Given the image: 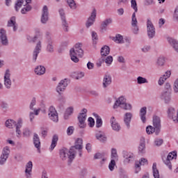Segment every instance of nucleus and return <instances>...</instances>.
Listing matches in <instances>:
<instances>
[{
	"label": "nucleus",
	"instance_id": "1",
	"mask_svg": "<svg viewBox=\"0 0 178 178\" xmlns=\"http://www.w3.org/2000/svg\"><path fill=\"white\" fill-rule=\"evenodd\" d=\"M83 139L78 138L74 146H72L69 150V160H68V165H70L72 162H73V159L76 158V154H77V151L79 152V155L80 157L83 156Z\"/></svg>",
	"mask_w": 178,
	"mask_h": 178
},
{
	"label": "nucleus",
	"instance_id": "2",
	"mask_svg": "<svg viewBox=\"0 0 178 178\" xmlns=\"http://www.w3.org/2000/svg\"><path fill=\"white\" fill-rule=\"evenodd\" d=\"M82 112L83 113H79L78 115V126L80 127V129H84L86 126V120L87 119V109L83 108Z\"/></svg>",
	"mask_w": 178,
	"mask_h": 178
},
{
	"label": "nucleus",
	"instance_id": "3",
	"mask_svg": "<svg viewBox=\"0 0 178 178\" xmlns=\"http://www.w3.org/2000/svg\"><path fill=\"white\" fill-rule=\"evenodd\" d=\"M176 158H177V152H172L169 153L167 157H163L162 159L165 165L168 166L170 170H172V163H170V161L172 159H176Z\"/></svg>",
	"mask_w": 178,
	"mask_h": 178
},
{
	"label": "nucleus",
	"instance_id": "4",
	"mask_svg": "<svg viewBox=\"0 0 178 178\" xmlns=\"http://www.w3.org/2000/svg\"><path fill=\"white\" fill-rule=\"evenodd\" d=\"M3 85L7 90L12 88V80L10 79V70L8 69L6 70L3 76Z\"/></svg>",
	"mask_w": 178,
	"mask_h": 178
},
{
	"label": "nucleus",
	"instance_id": "5",
	"mask_svg": "<svg viewBox=\"0 0 178 178\" xmlns=\"http://www.w3.org/2000/svg\"><path fill=\"white\" fill-rule=\"evenodd\" d=\"M69 83H70V80L67 79H64L59 82L58 85L56 88L59 95H60V92H63V91H65V90H66V87H67Z\"/></svg>",
	"mask_w": 178,
	"mask_h": 178
},
{
	"label": "nucleus",
	"instance_id": "6",
	"mask_svg": "<svg viewBox=\"0 0 178 178\" xmlns=\"http://www.w3.org/2000/svg\"><path fill=\"white\" fill-rule=\"evenodd\" d=\"M48 116L50 120H52V122H54V123H58V122H59V118L58 117V112L56 111V109H55V107L52 106H50L49 108Z\"/></svg>",
	"mask_w": 178,
	"mask_h": 178
},
{
	"label": "nucleus",
	"instance_id": "7",
	"mask_svg": "<svg viewBox=\"0 0 178 178\" xmlns=\"http://www.w3.org/2000/svg\"><path fill=\"white\" fill-rule=\"evenodd\" d=\"M9 154H10V150L9 149V147H4L0 156V165H5L8 158H9Z\"/></svg>",
	"mask_w": 178,
	"mask_h": 178
},
{
	"label": "nucleus",
	"instance_id": "8",
	"mask_svg": "<svg viewBox=\"0 0 178 178\" xmlns=\"http://www.w3.org/2000/svg\"><path fill=\"white\" fill-rule=\"evenodd\" d=\"M153 127L156 129V136H159L161 133V118L156 115L153 117Z\"/></svg>",
	"mask_w": 178,
	"mask_h": 178
},
{
	"label": "nucleus",
	"instance_id": "9",
	"mask_svg": "<svg viewBox=\"0 0 178 178\" xmlns=\"http://www.w3.org/2000/svg\"><path fill=\"white\" fill-rule=\"evenodd\" d=\"M147 35L149 38H154L155 37V27L152 22L147 19Z\"/></svg>",
	"mask_w": 178,
	"mask_h": 178
},
{
	"label": "nucleus",
	"instance_id": "10",
	"mask_svg": "<svg viewBox=\"0 0 178 178\" xmlns=\"http://www.w3.org/2000/svg\"><path fill=\"white\" fill-rule=\"evenodd\" d=\"M95 17H97V10L94 8L91 13V15L88 17V21L86 22V27H91L94 24V22H95Z\"/></svg>",
	"mask_w": 178,
	"mask_h": 178
},
{
	"label": "nucleus",
	"instance_id": "11",
	"mask_svg": "<svg viewBox=\"0 0 178 178\" xmlns=\"http://www.w3.org/2000/svg\"><path fill=\"white\" fill-rule=\"evenodd\" d=\"M41 41H38L33 52V62L35 63L37 61L38 54L41 52Z\"/></svg>",
	"mask_w": 178,
	"mask_h": 178
},
{
	"label": "nucleus",
	"instance_id": "12",
	"mask_svg": "<svg viewBox=\"0 0 178 178\" xmlns=\"http://www.w3.org/2000/svg\"><path fill=\"white\" fill-rule=\"evenodd\" d=\"M0 39L2 45L8 46L9 45V41L8 40V36H6V31L3 29H0Z\"/></svg>",
	"mask_w": 178,
	"mask_h": 178
},
{
	"label": "nucleus",
	"instance_id": "13",
	"mask_svg": "<svg viewBox=\"0 0 178 178\" xmlns=\"http://www.w3.org/2000/svg\"><path fill=\"white\" fill-rule=\"evenodd\" d=\"M123 158H124V163H130L134 161V154L132 153L128 152L127 151H123L122 152Z\"/></svg>",
	"mask_w": 178,
	"mask_h": 178
},
{
	"label": "nucleus",
	"instance_id": "14",
	"mask_svg": "<svg viewBox=\"0 0 178 178\" xmlns=\"http://www.w3.org/2000/svg\"><path fill=\"white\" fill-rule=\"evenodd\" d=\"M144 165H148V160H147V159L142 158L139 161H136L135 163V173H138V172L141 170V168H140V166Z\"/></svg>",
	"mask_w": 178,
	"mask_h": 178
},
{
	"label": "nucleus",
	"instance_id": "15",
	"mask_svg": "<svg viewBox=\"0 0 178 178\" xmlns=\"http://www.w3.org/2000/svg\"><path fill=\"white\" fill-rule=\"evenodd\" d=\"M60 158L62 161H66V159H69V156H70V153H69V150L66 147H63L60 149L59 152Z\"/></svg>",
	"mask_w": 178,
	"mask_h": 178
},
{
	"label": "nucleus",
	"instance_id": "16",
	"mask_svg": "<svg viewBox=\"0 0 178 178\" xmlns=\"http://www.w3.org/2000/svg\"><path fill=\"white\" fill-rule=\"evenodd\" d=\"M161 99L164 101L165 104H169L172 101V92H162Z\"/></svg>",
	"mask_w": 178,
	"mask_h": 178
},
{
	"label": "nucleus",
	"instance_id": "17",
	"mask_svg": "<svg viewBox=\"0 0 178 178\" xmlns=\"http://www.w3.org/2000/svg\"><path fill=\"white\" fill-rule=\"evenodd\" d=\"M48 7L47 6H44L41 17V23L43 24H45L47 22H48Z\"/></svg>",
	"mask_w": 178,
	"mask_h": 178
},
{
	"label": "nucleus",
	"instance_id": "18",
	"mask_svg": "<svg viewBox=\"0 0 178 178\" xmlns=\"http://www.w3.org/2000/svg\"><path fill=\"white\" fill-rule=\"evenodd\" d=\"M133 118V113H125L124 115V122L127 126V129H130V123L131 119Z\"/></svg>",
	"mask_w": 178,
	"mask_h": 178
},
{
	"label": "nucleus",
	"instance_id": "19",
	"mask_svg": "<svg viewBox=\"0 0 178 178\" xmlns=\"http://www.w3.org/2000/svg\"><path fill=\"white\" fill-rule=\"evenodd\" d=\"M127 99L124 97L121 96L117 99L113 105V109H118V108H121L125 103Z\"/></svg>",
	"mask_w": 178,
	"mask_h": 178
},
{
	"label": "nucleus",
	"instance_id": "20",
	"mask_svg": "<svg viewBox=\"0 0 178 178\" xmlns=\"http://www.w3.org/2000/svg\"><path fill=\"white\" fill-rule=\"evenodd\" d=\"M111 84H112V76L109 74L104 75L103 78V88H106V87H108Z\"/></svg>",
	"mask_w": 178,
	"mask_h": 178
},
{
	"label": "nucleus",
	"instance_id": "21",
	"mask_svg": "<svg viewBox=\"0 0 178 178\" xmlns=\"http://www.w3.org/2000/svg\"><path fill=\"white\" fill-rule=\"evenodd\" d=\"M111 127L115 131H120V124L116 122L115 117H112L111 119Z\"/></svg>",
	"mask_w": 178,
	"mask_h": 178
},
{
	"label": "nucleus",
	"instance_id": "22",
	"mask_svg": "<svg viewBox=\"0 0 178 178\" xmlns=\"http://www.w3.org/2000/svg\"><path fill=\"white\" fill-rule=\"evenodd\" d=\"M31 170H33V162L29 161L26 165L25 173L27 178L31 177Z\"/></svg>",
	"mask_w": 178,
	"mask_h": 178
},
{
	"label": "nucleus",
	"instance_id": "23",
	"mask_svg": "<svg viewBox=\"0 0 178 178\" xmlns=\"http://www.w3.org/2000/svg\"><path fill=\"white\" fill-rule=\"evenodd\" d=\"M33 140L35 148H37V149L40 151L41 148V141L40 140V137L38 136V134H34Z\"/></svg>",
	"mask_w": 178,
	"mask_h": 178
},
{
	"label": "nucleus",
	"instance_id": "24",
	"mask_svg": "<svg viewBox=\"0 0 178 178\" xmlns=\"http://www.w3.org/2000/svg\"><path fill=\"white\" fill-rule=\"evenodd\" d=\"M168 42L174 48L175 51L178 53V41L172 38H168Z\"/></svg>",
	"mask_w": 178,
	"mask_h": 178
},
{
	"label": "nucleus",
	"instance_id": "25",
	"mask_svg": "<svg viewBox=\"0 0 178 178\" xmlns=\"http://www.w3.org/2000/svg\"><path fill=\"white\" fill-rule=\"evenodd\" d=\"M96 138L97 140H99V141H102V143H104L106 140V136L103 131H97L96 132Z\"/></svg>",
	"mask_w": 178,
	"mask_h": 178
},
{
	"label": "nucleus",
	"instance_id": "26",
	"mask_svg": "<svg viewBox=\"0 0 178 178\" xmlns=\"http://www.w3.org/2000/svg\"><path fill=\"white\" fill-rule=\"evenodd\" d=\"M147 115V107H142L140 111V116L143 123H145L147 122V118L145 117Z\"/></svg>",
	"mask_w": 178,
	"mask_h": 178
},
{
	"label": "nucleus",
	"instance_id": "27",
	"mask_svg": "<svg viewBox=\"0 0 178 178\" xmlns=\"http://www.w3.org/2000/svg\"><path fill=\"white\" fill-rule=\"evenodd\" d=\"M35 73L38 76H42L45 74V67L42 65H38L35 68Z\"/></svg>",
	"mask_w": 178,
	"mask_h": 178
},
{
	"label": "nucleus",
	"instance_id": "28",
	"mask_svg": "<svg viewBox=\"0 0 178 178\" xmlns=\"http://www.w3.org/2000/svg\"><path fill=\"white\" fill-rule=\"evenodd\" d=\"M47 51L49 54H54L55 51V47H54V42L51 39H49L47 42Z\"/></svg>",
	"mask_w": 178,
	"mask_h": 178
},
{
	"label": "nucleus",
	"instance_id": "29",
	"mask_svg": "<svg viewBox=\"0 0 178 178\" xmlns=\"http://www.w3.org/2000/svg\"><path fill=\"white\" fill-rule=\"evenodd\" d=\"M140 154L145 153V139L144 138H140V143L138 147Z\"/></svg>",
	"mask_w": 178,
	"mask_h": 178
},
{
	"label": "nucleus",
	"instance_id": "30",
	"mask_svg": "<svg viewBox=\"0 0 178 178\" xmlns=\"http://www.w3.org/2000/svg\"><path fill=\"white\" fill-rule=\"evenodd\" d=\"M110 52H111V48H109L108 46L105 45L103 47H102L100 54H101V56L104 57V56H108V54H110Z\"/></svg>",
	"mask_w": 178,
	"mask_h": 178
},
{
	"label": "nucleus",
	"instance_id": "31",
	"mask_svg": "<svg viewBox=\"0 0 178 178\" xmlns=\"http://www.w3.org/2000/svg\"><path fill=\"white\" fill-rule=\"evenodd\" d=\"M5 124L8 129H13L17 126V123L13 120H7Z\"/></svg>",
	"mask_w": 178,
	"mask_h": 178
},
{
	"label": "nucleus",
	"instance_id": "32",
	"mask_svg": "<svg viewBox=\"0 0 178 178\" xmlns=\"http://www.w3.org/2000/svg\"><path fill=\"white\" fill-rule=\"evenodd\" d=\"M59 140V137L58 135H54L52 140H51V144L50 146V149L51 151H53L55 149V147H56V145L58 144V140Z\"/></svg>",
	"mask_w": 178,
	"mask_h": 178
},
{
	"label": "nucleus",
	"instance_id": "33",
	"mask_svg": "<svg viewBox=\"0 0 178 178\" xmlns=\"http://www.w3.org/2000/svg\"><path fill=\"white\" fill-rule=\"evenodd\" d=\"M23 126V121L22 120H19L17 122L16 127V133H17V137H20V134H22V131H20V129H22V127Z\"/></svg>",
	"mask_w": 178,
	"mask_h": 178
},
{
	"label": "nucleus",
	"instance_id": "34",
	"mask_svg": "<svg viewBox=\"0 0 178 178\" xmlns=\"http://www.w3.org/2000/svg\"><path fill=\"white\" fill-rule=\"evenodd\" d=\"M112 23V19L108 18L107 19H105L102 23V26H101V30L102 31H104V30L106 29V27L109 26Z\"/></svg>",
	"mask_w": 178,
	"mask_h": 178
},
{
	"label": "nucleus",
	"instance_id": "35",
	"mask_svg": "<svg viewBox=\"0 0 178 178\" xmlns=\"http://www.w3.org/2000/svg\"><path fill=\"white\" fill-rule=\"evenodd\" d=\"M74 109L73 107H69L66 109L65 113L64 114V119L65 120H67L69 119V116L72 115L73 114V111Z\"/></svg>",
	"mask_w": 178,
	"mask_h": 178
},
{
	"label": "nucleus",
	"instance_id": "36",
	"mask_svg": "<svg viewBox=\"0 0 178 178\" xmlns=\"http://www.w3.org/2000/svg\"><path fill=\"white\" fill-rule=\"evenodd\" d=\"M61 26L65 33H69V24L67 23V21H66V19L61 20Z\"/></svg>",
	"mask_w": 178,
	"mask_h": 178
},
{
	"label": "nucleus",
	"instance_id": "37",
	"mask_svg": "<svg viewBox=\"0 0 178 178\" xmlns=\"http://www.w3.org/2000/svg\"><path fill=\"white\" fill-rule=\"evenodd\" d=\"M72 51L74 52L75 55L79 56V58H82L83 55H84V51L83 50V49H71L70 51Z\"/></svg>",
	"mask_w": 178,
	"mask_h": 178
},
{
	"label": "nucleus",
	"instance_id": "38",
	"mask_svg": "<svg viewBox=\"0 0 178 178\" xmlns=\"http://www.w3.org/2000/svg\"><path fill=\"white\" fill-rule=\"evenodd\" d=\"M67 3L70 9H72V10H76V9H77V5L76 4V1H74V0H67Z\"/></svg>",
	"mask_w": 178,
	"mask_h": 178
},
{
	"label": "nucleus",
	"instance_id": "39",
	"mask_svg": "<svg viewBox=\"0 0 178 178\" xmlns=\"http://www.w3.org/2000/svg\"><path fill=\"white\" fill-rule=\"evenodd\" d=\"M95 118H96V127L99 128L102 126V119L97 113H93Z\"/></svg>",
	"mask_w": 178,
	"mask_h": 178
},
{
	"label": "nucleus",
	"instance_id": "40",
	"mask_svg": "<svg viewBox=\"0 0 178 178\" xmlns=\"http://www.w3.org/2000/svg\"><path fill=\"white\" fill-rule=\"evenodd\" d=\"M113 41H115L117 44H123V36L118 34L115 37H113Z\"/></svg>",
	"mask_w": 178,
	"mask_h": 178
},
{
	"label": "nucleus",
	"instance_id": "41",
	"mask_svg": "<svg viewBox=\"0 0 178 178\" xmlns=\"http://www.w3.org/2000/svg\"><path fill=\"white\" fill-rule=\"evenodd\" d=\"M24 3V0H17L15 5V10L17 12H19L20 10V8L23 6V4Z\"/></svg>",
	"mask_w": 178,
	"mask_h": 178
},
{
	"label": "nucleus",
	"instance_id": "42",
	"mask_svg": "<svg viewBox=\"0 0 178 178\" xmlns=\"http://www.w3.org/2000/svg\"><path fill=\"white\" fill-rule=\"evenodd\" d=\"M95 159H102L100 163L102 165L105 162V154L104 153H97L95 154Z\"/></svg>",
	"mask_w": 178,
	"mask_h": 178
},
{
	"label": "nucleus",
	"instance_id": "43",
	"mask_svg": "<svg viewBox=\"0 0 178 178\" xmlns=\"http://www.w3.org/2000/svg\"><path fill=\"white\" fill-rule=\"evenodd\" d=\"M24 6H25V7H24V8L21 10V13H22V15H26V13L27 12H30V10H31V9H32L31 6H30L29 4H24Z\"/></svg>",
	"mask_w": 178,
	"mask_h": 178
},
{
	"label": "nucleus",
	"instance_id": "44",
	"mask_svg": "<svg viewBox=\"0 0 178 178\" xmlns=\"http://www.w3.org/2000/svg\"><path fill=\"white\" fill-rule=\"evenodd\" d=\"M146 133L147 134H153V133L156 134V129L154 127L149 125L146 127Z\"/></svg>",
	"mask_w": 178,
	"mask_h": 178
},
{
	"label": "nucleus",
	"instance_id": "45",
	"mask_svg": "<svg viewBox=\"0 0 178 178\" xmlns=\"http://www.w3.org/2000/svg\"><path fill=\"white\" fill-rule=\"evenodd\" d=\"M42 37V33L40 31V30H37L35 32V35L32 38L31 42H35L38 38H41Z\"/></svg>",
	"mask_w": 178,
	"mask_h": 178
},
{
	"label": "nucleus",
	"instance_id": "46",
	"mask_svg": "<svg viewBox=\"0 0 178 178\" xmlns=\"http://www.w3.org/2000/svg\"><path fill=\"white\" fill-rule=\"evenodd\" d=\"M42 37V33L40 31V30H37L35 32V35L32 38L31 42H35L38 38H41Z\"/></svg>",
	"mask_w": 178,
	"mask_h": 178
},
{
	"label": "nucleus",
	"instance_id": "47",
	"mask_svg": "<svg viewBox=\"0 0 178 178\" xmlns=\"http://www.w3.org/2000/svg\"><path fill=\"white\" fill-rule=\"evenodd\" d=\"M15 24H16V17L13 16L8 20L7 26L8 27H13Z\"/></svg>",
	"mask_w": 178,
	"mask_h": 178
},
{
	"label": "nucleus",
	"instance_id": "48",
	"mask_svg": "<svg viewBox=\"0 0 178 178\" xmlns=\"http://www.w3.org/2000/svg\"><path fill=\"white\" fill-rule=\"evenodd\" d=\"M70 58H71V60H72V62H74V63H77L79 62V58H77V55L75 54L74 51H70Z\"/></svg>",
	"mask_w": 178,
	"mask_h": 178
},
{
	"label": "nucleus",
	"instance_id": "49",
	"mask_svg": "<svg viewBox=\"0 0 178 178\" xmlns=\"http://www.w3.org/2000/svg\"><path fill=\"white\" fill-rule=\"evenodd\" d=\"M121 109H124V111H131L133 109V106L129 103H125L124 105L120 106Z\"/></svg>",
	"mask_w": 178,
	"mask_h": 178
},
{
	"label": "nucleus",
	"instance_id": "50",
	"mask_svg": "<svg viewBox=\"0 0 178 178\" xmlns=\"http://www.w3.org/2000/svg\"><path fill=\"white\" fill-rule=\"evenodd\" d=\"M131 7L134 10V13L138 12V8L137 7V1L136 0H131Z\"/></svg>",
	"mask_w": 178,
	"mask_h": 178
},
{
	"label": "nucleus",
	"instance_id": "51",
	"mask_svg": "<svg viewBox=\"0 0 178 178\" xmlns=\"http://www.w3.org/2000/svg\"><path fill=\"white\" fill-rule=\"evenodd\" d=\"M137 83L138 84H145V83H148V80L143 76L137 77Z\"/></svg>",
	"mask_w": 178,
	"mask_h": 178
},
{
	"label": "nucleus",
	"instance_id": "52",
	"mask_svg": "<svg viewBox=\"0 0 178 178\" xmlns=\"http://www.w3.org/2000/svg\"><path fill=\"white\" fill-rule=\"evenodd\" d=\"M118 152L116 151V149L113 148L111 149V159L114 161H118Z\"/></svg>",
	"mask_w": 178,
	"mask_h": 178
},
{
	"label": "nucleus",
	"instance_id": "53",
	"mask_svg": "<svg viewBox=\"0 0 178 178\" xmlns=\"http://www.w3.org/2000/svg\"><path fill=\"white\" fill-rule=\"evenodd\" d=\"M36 104L37 100L35 97H33L29 105V109H31V111H34V106H35Z\"/></svg>",
	"mask_w": 178,
	"mask_h": 178
},
{
	"label": "nucleus",
	"instance_id": "54",
	"mask_svg": "<svg viewBox=\"0 0 178 178\" xmlns=\"http://www.w3.org/2000/svg\"><path fill=\"white\" fill-rule=\"evenodd\" d=\"M92 40L93 41V44L97 45V41H98V35L95 31L92 32Z\"/></svg>",
	"mask_w": 178,
	"mask_h": 178
},
{
	"label": "nucleus",
	"instance_id": "55",
	"mask_svg": "<svg viewBox=\"0 0 178 178\" xmlns=\"http://www.w3.org/2000/svg\"><path fill=\"white\" fill-rule=\"evenodd\" d=\"M163 92H172V86L170 83H166L164 86V90Z\"/></svg>",
	"mask_w": 178,
	"mask_h": 178
},
{
	"label": "nucleus",
	"instance_id": "56",
	"mask_svg": "<svg viewBox=\"0 0 178 178\" xmlns=\"http://www.w3.org/2000/svg\"><path fill=\"white\" fill-rule=\"evenodd\" d=\"M104 62L106 65H112V62H113V57H112V56H108L104 58Z\"/></svg>",
	"mask_w": 178,
	"mask_h": 178
},
{
	"label": "nucleus",
	"instance_id": "57",
	"mask_svg": "<svg viewBox=\"0 0 178 178\" xmlns=\"http://www.w3.org/2000/svg\"><path fill=\"white\" fill-rule=\"evenodd\" d=\"M138 23V22H137V17H136V13H134L131 17V26H137Z\"/></svg>",
	"mask_w": 178,
	"mask_h": 178
},
{
	"label": "nucleus",
	"instance_id": "58",
	"mask_svg": "<svg viewBox=\"0 0 178 178\" xmlns=\"http://www.w3.org/2000/svg\"><path fill=\"white\" fill-rule=\"evenodd\" d=\"M115 166H116V162L115 161V160L111 159L108 165L109 170L112 172L115 169Z\"/></svg>",
	"mask_w": 178,
	"mask_h": 178
},
{
	"label": "nucleus",
	"instance_id": "59",
	"mask_svg": "<svg viewBox=\"0 0 178 178\" xmlns=\"http://www.w3.org/2000/svg\"><path fill=\"white\" fill-rule=\"evenodd\" d=\"M58 12H59L60 16L61 17V20H63V19L65 20L66 16L65 14V10L63 8H60V9H59Z\"/></svg>",
	"mask_w": 178,
	"mask_h": 178
},
{
	"label": "nucleus",
	"instance_id": "60",
	"mask_svg": "<svg viewBox=\"0 0 178 178\" xmlns=\"http://www.w3.org/2000/svg\"><path fill=\"white\" fill-rule=\"evenodd\" d=\"M30 134H31V131L29 128H26L24 129L23 136L24 137H30Z\"/></svg>",
	"mask_w": 178,
	"mask_h": 178
},
{
	"label": "nucleus",
	"instance_id": "61",
	"mask_svg": "<svg viewBox=\"0 0 178 178\" xmlns=\"http://www.w3.org/2000/svg\"><path fill=\"white\" fill-rule=\"evenodd\" d=\"M157 65L159 66H163L165 65V58L163 57H160L157 60Z\"/></svg>",
	"mask_w": 178,
	"mask_h": 178
},
{
	"label": "nucleus",
	"instance_id": "62",
	"mask_svg": "<svg viewBox=\"0 0 178 178\" xmlns=\"http://www.w3.org/2000/svg\"><path fill=\"white\" fill-rule=\"evenodd\" d=\"M14 158L17 162H22L23 161V156L20 154H15Z\"/></svg>",
	"mask_w": 178,
	"mask_h": 178
},
{
	"label": "nucleus",
	"instance_id": "63",
	"mask_svg": "<svg viewBox=\"0 0 178 178\" xmlns=\"http://www.w3.org/2000/svg\"><path fill=\"white\" fill-rule=\"evenodd\" d=\"M156 147H161V144H163V139H156L154 140Z\"/></svg>",
	"mask_w": 178,
	"mask_h": 178
},
{
	"label": "nucleus",
	"instance_id": "64",
	"mask_svg": "<svg viewBox=\"0 0 178 178\" xmlns=\"http://www.w3.org/2000/svg\"><path fill=\"white\" fill-rule=\"evenodd\" d=\"M73 131H74V127H69L67 129V134L68 136H72V134H73Z\"/></svg>",
	"mask_w": 178,
	"mask_h": 178
}]
</instances>
